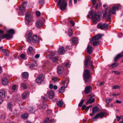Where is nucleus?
I'll return each mask as SVG.
<instances>
[{"label": "nucleus", "instance_id": "obj_1", "mask_svg": "<svg viewBox=\"0 0 123 123\" xmlns=\"http://www.w3.org/2000/svg\"><path fill=\"white\" fill-rule=\"evenodd\" d=\"M88 16L89 18L92 19L95 24L97 23L96 21H99L100 20V16L97 15L96 12H93L92 11L89 12Z\"/></svg>", "mask_w": 123, "mask_h": 123}, {"label": "nucleus", "instance_id": "obj_2", "mask_svg": "<svg viewBox=\"0 0 123 123\" xmlns=\"http://www.w3.org/2000/svg\"><path fill=\"white\" fill-rule=\"evenodd\" d=\"M121 8V6L119 4H117L115 6H113L109 11V13L108 15V18L109 19H111L110 16L111 14H115L116 13V11Z\"/></svg>", "mask_w": 123, "mask_h": 123}, {"label": "nucleus", "instance_id": "obj_3", "mask_svg": "<svg viewBox=\"0 0 123 123\" xmlns=\"http://www.w3.org/2000/svg\"><path fill=\"white\" fill-rule=\"evenodd\" d=\"M102 36L100 34H98L96 35L92 38V40L90 42L91 43H93L94 46H97L100 44V42L98 40L101 38Z\"/></svg>", "mask_w": 123, "mask_h": 123}, {"label": "nucleus", "instance_id": "obj_4", "mask_svg": "<svg viewBox=\"0 0 123 123\" xmlns=\"http://www.w3.org/2000/svg\"><path fill=\"white\" fill-rule=\"evenodd\" d=\"M57 5L60 6V9L62 11L65 10L67 5L65 0H59Z\"/></svg>", "mask_w": 123, "mask_h": 123}, {"label": "nucleus", "instance_id": "obj_5", "mask_svg": "<svg viewBox=\"0 0 123 123\" xmlns=\"http://www.w3.org/2000/svg\"><path fill=\"white\" fill-rule=\"evenodd\" d=\"M83 78L85 83L88 82V79L90 78V73L89 70L86 69L84 70L83 74Z\"/></svg>", "mask_w": 123, "mask_h": 123}, {"label": "nucleus", "instance_id": "obj_6", "mask_svg": "<svg viewBox=\"0 0 123 123\" xmlns=\"http://www.w3.org/2000/svg\"><path fill=\"white\" fill-rule=\"evenodd\" d=\"M93 61H91V58L90 57H88L85 58L84 61V65L85 66H87L88 64L90 65L91 67L92 70H93L92 64Z\"/></svg>", "mask_w": 123, "mask_h": 123}, {"label": "nucleus", "instance_id": "obj_7", "mask_svg": "<svg viewBox=\"0 0 123 123\" xmlns=\"http://www.w3.org/2000/svg\"><path fill=\"white\" fill-rule=\"evenodd\" d=\"M25 17L26 19V23H27L28 24H29L32 19V16L30 14V12H28L26 13Z\"/></svg>", "mask_w": 123, "mask_h": 123}, {"label": "nucleus", "instance_id": "obj_8", "mask_svg": "<svg viewBox=\"0 0 123 123\" xmlns=\"http://www.w3.org/2000/svg\"><path fill=\"white\" fill-rule=\"evenodd\" d=\"M97 26L98 28L103 29L107 28L108 26V25L106 23H100L98 24Z\"/></svg>", "mask_w": 123, "mask_h": 123}, {"label": "nucleus", "instance_id": "obj_9", "mask_svg": "<svg viewBox=\"0 0 123 123\" xmlns=\"http://www.w3.org/2000/svg\"><path fill=\"white\" fill-rule=\"evenodd\" d=\"M105 113V112H102L96 114L93 118V120L98 118H102L104 116Z\"/></svg>", "mask_w": 123, "mask_h": 123}, {"label": "nucleus", "instance_id": "obj_10", "mask_svg": "<svg viewBox=\"0 0 123 123\" xmlns=\"http://www.w3.org/2000/svg\"><path fill=\"white\" fill-rule=\"evenodd\" d=\"M92 89V87L90 86H86L84 90L85 94H87L91 92Z\"/></svg>", "mask_w": 123, "mask_h": 123}, {"label": "nucleus", "instance_id": "obj_11", "mask_svg": "<svg viewBox=\"0 0 123 123\" xmlns=\"http://www.w3.org/2000/svg\"><path fill=\"white\" fill-rule=\"evenodd\" d=\"M92 114H90L91 116H93L97 112L99 111V109L98 107L96 106L92 108Z\"/></svg>", "mask_w": 123, "mask_h": 123}, {"label": "nucleus", "instance_id": "obj_12", "mask_svg": "<svg viewBox=\"0 0 123 123\" xmlns=\"http://www.w3.org/2000/svg\"><path fill=\"white\" fill-rule=\"evenodd\" d=\"M43 24V22L41 20H38L36 22V25L37 27L39 28L41 27Z\"/></svg>", "mask_w": 123, "mask_h": 123}, {"label": "nucleus", "instance_id": "obj_13", "mask_svg": "<svg viewBox=\"0 0 123 123\" xmlns=\"http://www.w3.org/2000/svg\"><path fill=\"white\" fill-rule=\"evenodd\" d=\"M39 37L36 35H35L33 36L32 40L33 42L38 43L39 42Z\"/></svg>", "mask_w": 123, "mask_h": 123}, {"label": "nucleus", "instance_id": "obj_14", "mask_svg": "<svg viewBox=\"0 0 123 123\" xmlns=\"http://www.w3.org/2000/svg\"><path fill=\"white\" fill-rule=\"evenodd\" d=\"M12 35L11 34H6L4 35L2 37V39L6 38L7 40H9L12 38Z\"/></svg>", "mask_w": 123, "mask_h": 123}, {"label": "nucleus", "instance_id": "obj_15", "mask_svg": "<svg viewBox=\"0 0 123 123\" xmlns=\"http://www.w3.org/2000/svg\"><path fill=\"white\" fill-rule=\"evenodd\" d=\"M43 75L41 74L39 75L38 77L36 79V82L37 83H39L42 81V78Z\"/></svg>", "mask_w": 123, "mask_h": 123}, {"label": "nucleus", "instance_id": "obj_16", "mask_svg": "<svg viewBox=\"0 0 123 123\" xmlns=\"http://www.w3.org/2000/svg\"><path fill=\"white\" fill-rule=\"evenodd\" d=\"M63 69L62 67H58L57 68V72L58 74H60L62 73Z\"/></svg>", "mask_w": 123, "mask_h": 123}, {"label": "nucleus", "instance_id": "obj_17", "mask_svg": "<svg viewBox=\"0 0 123 123\" xmlns=\"http://www.w3.org/2000/svg\"><path fill=\"white\" fill-rule=\"evenodd\" d=\"M2 84L4 85H7L8 83V80L5 78H3L1 80Z\"/></svg>", "mask_w": 123, "mask_h": 123}, {"label": "nucleus", "instance_id": "obj_18", "mask_svg": "<svg viewBox=\"0 0 123 123\" xmlns=\"http://www.w3.org/2000/svg\"><path fill=\"white\" fill-rule=\"evenodd\" d=\"M66 51V50L64 49V47H62L61 48H60L58 51V53L59 54L63 53Z\"/></svg>", "mask_w": 123, "mask_h": 123}, {"label": "nucleus", "instance_id": "obj_19", "mask_svg": "<svg viewBox=\"0 0 123 123\" xmlns=\"http://www.w3.org/2000/svg\"><path fill=\"white\" fill-rule=\"evenodd\" d=\"M54 93L53 92L52 90L50 91L49 92V99H52L54 96Z\"/></svg>", "mask_w": 123, "mask_h": 123}, {"label": "nucleus", "instance_id": "obj_20", "mask_svg": "<svg viewBox=\"0 0 123 123\" xmlns=\"http://www.w3.org/2000/svg\"><path fill=\"white\" fill-rule=\"evenodd\" d=\"M123 57V55L121 54H119L117 55V56L115 58L114 60L115 61H117L118 59H119Z\"/></svg>", "mask_w": 123, "mask_h": 123}, {"label": "nucleus", "instance_id": "obj_21", "mask_svg": "<svg viewBox=\"0 0 123 123\" xmlns=\"http://www.w3.org/2000/svg\"><path fill=\"white\" fill-rule=\"evenodd\" d=\"M92 48L90 45L88 44L87 49V52L89 54H91L92 51Z\"/></svg>", "mask_w": 123, "mask_h": 123}, {"label": "nucleus", "instance_id": "obj_22", "mask_svg": "<svg viewBox=\"0 0 123 123\" xmlns=\"http://www.w3.org/2000/svg\"><path fill=\"white\" fill-rule=\"evenodd\" d=\"M32 34L31 33H29L28 35V39L27 40L28 42L30 43L32 39Z\"/></svg>", "mask_w": 123, "mask_h": 123}, {"label": "nucleus", "instance_id": "obj_23", "mask_svg": "<svg viewBox=\"0 0 123 123\" xmlns=\"http://www.w3.org/2000/svg\"><path fill=\"white\" fill-rule=\"evenodd\" d=\"M5 96V92L3 90H0V96L2 97H4Z\"/></svg>", "mask_w": 123, "mask_h": 123}, {"label": "nucleus", "instance_id": "obj_24", "mask_svg": "<svg viewBox=\"0 0 123 123\" xmlns=\"http://www.w3.org/2000/svg\"><path fill=\"white\" fill-rule=\"evenodd\" d=\"M12 105L9 102L7 104V108L9 109V110L11 111H12Z\"/></svg>", "mask_w": 123, "mask_h": 123}, {"label": "nucleus", "instance_id": "obj_25", "mask_svg": "<svg viewBox=\"0 0 123 123\" xmlns=\"http://www.w3.org/2000/svg\"><path fill=\"white\" fill-rule=\"evenodd\" d=\"M29 94V92L27 91L24 92L22 95V98H25L27 97V96Z\"/></svg>", "mask_w": 123, "mask_h": 123}, {"label": "nucleus", "instance_id": "obj_26", "mask_svg": "<svg viewBox=\"0 0 123 123\" xmlns=\"http://www.w3.org/2000/svg\"><path fill=\"white\" fill-rule=\"evenodd\" d=\"M94 98H93L92 97H90L88 101L86 103L87 104L88 103H92L94 101Z\"/></svg>", "mask_w": 123, "mask_h": 123}, {"label": "nucleus", "instance_id": "obj_27", "mask_svg": "<svg viewBox=\"0 0 123 123\" xmlns=\"http://www.w3.org/2000/svg\"><path fill=\"white\" fill-rule=\"evenodd\" d=\"M65 88V87H62L60 88L59 90V92L60 93H62L64 92L65 91L64 89Z\"/></svg>", "mask_w": 123, "mask_h": 123}, {"label": "nucleus", "instance_id": "obj_28", "mask_svg": "<svg viewBox=\"0 0 123 123\" xmlns=\"http://www.w3.org/2000/svg\"><path fill=\"white\" fill-rule=\"evenodd\" d=\"M3 52L4 53L5 55L6 56L8 55L9 53L8 50L6 49H2Z\"/></svg>", "mask_w": 123, "mask_h": 123}, {"label": "nucleus", "instance_id": "obj_29", "mask_svg": "<svg viewBox=\"0 0 123 123\" xmlns=\"http://www.w3.org/2000/svg\"><path fill=\"white\" fill-rule=\"evenodd\" d=\"M22 75L24 78H27L28 76V74L27 72H24L22 74Z\"/></svg>", "mask_w": 123, "mask_h": 123}, {"label": "nucleus", "instance_id": "obj_30", "mask_svg": "<svg viewBox=\"0 0 123 123\" xmlns=\"http://www.w3.org/2000/svg\"><path fill=\"white\" fill-rule=\"evenodd\" d=\"M19 9L21 12H24L25 11V8L22 6H21L19 7Z\"/></svg>", "mask_w": 123, "mask_h": 123}, {"label": "nucleus", "instance_id": "obj_31", "mask_svg": "<svg viewBox=\"0 0 123 123\" xmlns=\"http://www.w3.org/2000/svg\"><path fill=\"white\" fill-rule=\"evenodd\" d=\"M8 32L9 34L12 35L14 34V30L13 29H11L8 31Z\"/></svg>", "mask_w": 123, "mask_h": 123}, {"label": "nucleus", "instance_id": "obj_32", "mask_svg": "<svg viewBox=\"0 0 123 123\" xmlns=\"http://www.w3.org/2000/svg\"><path fill=\"white\" fill-rule=\"evenodd\" d=\"M118 63L114 62L112 63L111 65V66L113 68H114L118 66Z\"/></svg>", "mask_w": 123, "mask_h": 123}, {"label": "nucleus", "instance_id": "obj_33", "mask_svg": "<svg viewBox=\"0 0 123 123\" xmlns=\"http://www.w3.org/2000/svg\"><path fill=\"white\" fill-rule=\"evenodd\" d=\"M33 49V48L32 47H30L29 48L28 51L27 52V53L29 54H30L32 52Z\"/></svg>", "mask_w": 123, "mask_h": 123}, {"label": "nucleus", "instance_id": "obj_34", "mask_svg": "<svg viewBox=\"0 0 123 123\" xmlns=\"http://www.w3.org/2000/svg\"><path fill=\"white\" fill-rule=\"evenodd\" d=\"M72 41L74 43H77L78 42V39L76 38H74L72 39Z\"/></svg>", "mask_w": 123, "mask_h": 123}, {"label": "nucleus", "instance_id": "obj_35", "mask_svg": "<svg viewBox=\"0 0 123 123\" xmlns=\"http://www.w3.org/2000/svg\"><path fill=\"white\" fill-rule=\"evenodd\" d=\"M21 87L24 89H26L27 86L24 83H22L21 85Z\"/></svg>", "mask_w": 123, "mask_h": 123}, {"label": "nucleus", "instance_id": "obj_36", "mask_svg": "<svg viewBox=\"0 0 123 123\" xmlns=\"http://www.w3.org/2000/svg\"><path fill=\"white\" fill-rule=\"evenodd\" d=\"M101 5V3L100 2H99L98 3L96 4V6L95 7V8L96 9H97Z\"/></svg>", "mask_w": 123, "mask_h": 123}, {"label": "nucleus", "instance_id": "obj_37", "mask_svg": "<svg viewBox=\"0 0 123 123\" xmlns=\"http://www.w3.org/2000/svg\"><path fill=\"white\" fill-rule=\"evenodd\" d=\"M58 59V57H53L51 58V60L53 62H54L57 60Z\"/></svg>", "mask_w": 123, "mask_h": 123}, {"label": "nucleus", "instance_id": "obj_38", "mask_svg": "<svg viewBox=\"0 0 123 123\" xmlns=\"http://www.w3.org/2000/svg\"><path fill=\"white\" fill-rule=\"evenodd\" d=\"M63 104V102L62 101H60L58 102L57 105L59 107H60L62 106Z\"/></svg>", "mask_w": 123, "mask_h": 123}, {"label": "nucleus", "instance_id": "obj_39", "mask_svg": "<svg viewBox=\"0 0 123 123\" xmlns=\"http://www.w3.org/2000/svg\"><path fill=\"white\" fill-rule=\"evenodd\" d=\"M69 61L67 62L65 64V66L69 68L70 66V64H69Z\"/></svg>", "mask_w": 123, "mask_h": 123}, {"label": "nucleus", "instance_id": "obj_40", "mask_svg": "<svg viewBox=\"0 0 123 123\" xmlns=\"http://www.w3.org/2000/svg\"><path fill=\"white\" fill-rule=\"evenodd\" d=\"M28 116V115L27 113H25L24 115H23L22 116V117L24 118H26Z\"/></svg>", "mask_w": 123, "mask_h": 123}, {"label": "nucleus", "instance_id": "obj_41", "mask_svg": "<svg viewBox=\"0 0 123 123\" xmlns=\"http://www.w3.org/2000/svg\"><path fill=\"white\" fill-rule=\"evenodd\" d=\"M4 31L2 30H0V38L2 39V37L4 36Z\"/></svg>", "mask_w": 123, "mask_h": 123}, {"label": "nucleus", "instance_id": "obj_42", "mask_svg": "<svg viewBox=\"0 0 123 123\" xmlns=\"http://www.w3.org/2000/svg\"><path fill=\"white\" fill-rule=\"evenodd\" d=\"M84 99H82L81 101L79 103V104H78L79 106L81 107L82 105L83 104V103L84 102Z\"/></svg>", "mask_w": 123, "mask_h": 123}, {"label": "nucleus", "instance_id": "obj_43", "mask_svg": "<svg viewBox=\"0 0 123 123\" xmlns=\"http://www.w3.org/2000/svg\"><path fill=\"white\" fill-rule=\"evenodd\" d=\"M72 34V30L71 29H69V32L68 35L69 36L71 37Z\"/></svg>", "mask_w": 123, "mask_h": 123}, {"label": "nucleus", "instance_id": "obj_44", "mask_svg": "<svg viewBox=\"0 0 123 123\" xmlns=\"http://www.w3.org/2000/svg\"><path fill=\"white\" fill-rule=\"evenodd\" d=\"M112 99L111 98H108L106 99V102L107 104H108L110 102H111Z\"/></svg>", "mask_w": 123, "mask_h": 123}, {"label": "nucleus", "instance_id": "obj_45", "mask_svg": "<svg viewBox=\"0 0 123 123\" xmlns=\"http://www.w3.org/2000/svg\"><path fill=\"white\" fill-rule=\"evenodd\" d=\"M16 86L15 85H13L12 87V89L13 91V92L16 89Z\"/></svg>", "mask_w": 123, "mask_h": 123}, {"label": "nucleus", "instance_id": "obj_46", "mask_svg": "<svg viewBox=\"0 0 123 123\" xmlns=\"http://www.w3.org/2000/svg\"><path fill=\"white\" fill-rule=\"evenodd\" d=\"M29 111L30 112H32L33 111V108L31 107H29Z\"/></svg>", "mask_w": 123, "mask_h": 123}, {"label": "nucleus", "instance_id": "obj_47", "mask_svg": "<svg viewBox=\"0 0 123 123\" xmlns=\"http://www.w3.org/2000/svg\"><path fill=\"white\" fill-rule=\"evenodd\" d=\"M39 3L41 5H42L44 3V0H39Z\"/></svg>", "mask_w": 123, "mask_h": 123}, {"label": "nucleus", "instance_id": "obj_48", "mask_svg": "<svg viewBox=\"0 0 123 123\" xmlns=\"http://www.w3.org/2000/svg\"><path fill=\"white\" fill-rule=\"evenodd\" d=\"M120 95V93H113L112 94V95L113 96H118Z\"/></svg>", "mask_w": 123, "mask_h": 123}, {"label": "nucleus", "instance_id": "obj_49", "mask_svg": "<svg viewBox=\"0 0 123 123\" xmlns=\"http://www.w3.org/2000/svg\"><path fill=\"white\" fill-rule=\"evenodd\" d=\"M42 98L43 99L44 101H46L47 99V96L46 95H44V96H42Z\"/></svg>", "mask_w": 123, "mask_h": 123}, {"label": "nucleus", "instance_id": "obj_50", "mask_svg": "<svg viewBox=\"0 0 123 123\" xmlns=\"http://www.w3.org/2000/svg\"><path fill=\"white\" fill-rule=\"evenodd\" d=\"M92 3V5H94L97 2V0H91Z\"/></svg>", "mask_w": 123, "mask_h": 123}, {"label": "nucleus", "instance_id": "obj_51", "mask_svg": "<svg viewBox=\"0 0 123 123\" xmlns=\"http://www.w3.org/2000/svg\"><path fill=\"white\" fill-rule=\"evenodd\" d=\"M52 80L54 82H55L57 80V78L56 77H54L52 79Z\"/></svg>", "mask_w": 123, "mask_h": 123}, {"label": "nucleus", "instance_id": "obj_52", "mask_svg": "<svg viewBox=\"0 0 123 123\" xmlns=\"http://www.w3.org/2000/svg\"><path fill=\"white\" fill-rule=\"evenodd\" d=\"M20 57L21 58L23 59L25 57V55L24 54H22L20 55Z\"/></svg>", "mask_w": 123, "mask_h": 123}, {"label": "nucleus", "instance_id": "obj_53", "mask_svg": "<svg viewBox=\"0 0 123 123\" xmlns=\"http://www.w3.org/2000/svg\"><path fill=\"white\" fill-rule=\"evenodd\" d=\"M70 49V48L69 47V46H66L65 50H66H66H69Z\"/></svg>", "mask_w": 123, "mask_h": 123}, {"label": "nucleus", "instance_id": "obj_54", "mask_svg": "<svg viewBox=\"0 0 123 123\" xmlns=\"http://www.w3.org/2000/svg\"><path fill=\"white\" fill-rule=\"evenodd\" d=\"M113 88L115 89H117L119 87L117 85H115L114 86H113Z\"/></svg>", "mask_w": 123, "mask_h": 123}, {"label": "nucleus", "instance_id": "obj_55", "mask_svg": "<svg viewBox=\"0 0 123 123\" xmlns=\"http://www.w3.org/2000/svg\"><path fill=\"white\" fill-rule=\"evenodd\" d=\"M0 118L2 119H5V115L4 114H1L0 116Z\"/></svg>", "mask_w": 123, "mask_h": 123}, {"label": "nucleus", "instance_id": "obj_56", "mask_svg": "<svg viewBox=\"0 0 123 123\" xmlns=\"http://www.w3.org/2000/svg\"><path fill=\"white\" fill-rule=\"evenodd\" d=\"M36 14L37 16L39 17L40 15V12L39 11H37L36 12Z\"/></svg>", "mask_w": 123, "mask_h": 123}, {"label": "nucleus", "instance_id": "obj_57", "mask_svg": "<svg viewBox=\"0 0 123 123\" xmlns=\"http://www.w3.org/2000/svg\"><path fill=\"white\" fill-rule=\"evenodd\" d=\"M70 23L72 26H74L75 25V23L73 20H71L70 21Z\"/></svg>", "mask_w": 123, "mask_h": 123}, {"label": "nucleus", "instance_id": "obj_58", "mask_svg": "<svg viewBox=\"0 0 123 123\" xmlns=\"http://www.w3.org/2000/svg\"><path fill=\"white\" fill-rule=\"evenodd\" d=\"M26 5L27 3L26 2H25L23 3L22 5L21 6H23V7H24L25 8V7L26 6Z\"/></svg>", "mask_w": 123, "mask_h": 123}, {"label": "nucleus", "instance_id": "obj_59", "mask_svg": "<svg viewBox=\"0 0 123 123\" xmlns=\"http://www.w3.org/2000/svg\"><path fill=\"white\" fill-rule=\"evenodd\" d=\"M49 87L50 89H52L53 87V86L52 84H49Z\"/></svg>", "mask_w": 123, "mask_h": 123}, {"label": "nucleus", "instance_id": "obj_60", "mask_svg": "<svg viewBox=\"0 0 123 123\" xmlns=\"http://www.w3.org/2000/svg\"><path fill=\"white\" fill-rule=\"evenodd\" d=\"M49 120V118L48 117L47 118H46L45 120L44 121V123H46Z\"/></svg>", "mask_w": 123, "mask_h": 123}, {"label": "nucleus", "instance_id": "obj_61", "mask_svg": "<svg viewBox=\"0 0 123 123\" xmlns=\"http://www.w3.org/2000/svg\"><path fill=\"white\" fill-rule=\"evenodd\" d=\"M122 117V116H120V117H116L117 118V121H119L120 120V119Z\"/></svg>", "mask_w": 123, "mask_h": 123}, {"label": "nucleus", "instance_id": "obj_62", "mask_svg": "<svg viewBox=\"0 0 123 123\" xmlns=\"http://www.w3.org/2000/svg\"><path fill=\"white\" fill-rule=\"evenodd\" d=\"M86 107V106L85 105H83L82 107V109L83 110H84L85 109V107Z\"/></svg>", "mask_w": 123, "mask_h": 123}, {"label": "nucleus", "instance_id": "obj_63", "mask_svg": "<svg viewBox=\"0 0 123 123\" xmlns=\"http://www.w3.org/2000/svg\"><path fill=\"white\" fill-rule=\"evenodd\" d=\"M91 107V106H88L87 107L86 109V111H88L89 109Z\"/></svg>", "mask_w": 123, "mask_h": 123}, {"label": "nucleus", "instance_id": "obj_64", "mask_svg": "<svg viewBox=\"0 0 123 123\" xmlns=\"http://www.w3.org/2000/svg\"><path fill=\"white\" fill-rule=\"evenodd\" d=\"M112 73H114L117 74H119V72L117 71H112Z\"/></svg>", "mask_w": 123, "mask_h": 123}]
</instances>
